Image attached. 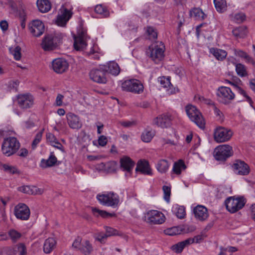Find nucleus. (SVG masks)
Returning a JSON list of instances; mask_svg holds the SVG:
<instances>
[{"label":"nucleus","instance_id":"46","mask_svg":"<svg viewBox=\"0 0 255 255\" xmlns=\"http://www.w3.org/2000/svg\"><path fill=\"white\" fill-rule=\"evenodd\" d=\"M8 234L14 242H16L21 237V234L14 229H10L8 231Z\"/></svg>","mask_w":255,"mask_h":255},{"label":"nucleus","instance_id":"16","mask_svg":"<svg viewBox=\"0 0 255 255\" xmlns=\"http://www.w3.org/2000/svg\"><path fill=\"white\" fill-rule=\"evenodd\" d=\"M87 33L83 30L79 31L77 36H74V47L76 50H83L87 45Z\"/></svg>","mask_w":255,"mask_h":255},{"label":"nucleus","instance_id":"22","mask_svg":"<svg viewBox=\"0 0 255 255\" xmlns=\"http://www.w3.org/2000/svg\"><path fill=\"white\" fill-rule=\"evenodd\" d=\"M233 167L235 171L238 174L246 175L249 173V166L245 162L237 160L234 164Z\"/></svg>","mask_w":255,"mask_h":255},{"label":"nucleus","instance_id":"37","mask_svg":"<svg viewBox=\"0 0 255 255\" xmlns=\"http://www.w3.org/2000/svg\"><path fill=\"white\" fill-rule=\"evenodd\" d=\"M92 212L94 215L96 216H100L103 218H108L109 217H115L116 216V214L115 213H110L106 211L100 210L96 208H92Z\"/></svg>","mask_w":255,"mask_h":255},{"label":"nucleus","instance_id":"20","mask_svg":"<svg viewBox=\"0 0 255 255\" xmlns=\"http://www.w3.org/2000/svg\"><path fill=\"white\" fill-rule=\"evenodd\" d=\"M171 116L167 114H162L158 116L154 119L153 123L159 127L167 128L171 125Z\"/></svg>","mask_w":255,"mask_h":255},{"label":"nucleus","instance_id":"59","mask_svg":"<svg viewBox=\"0 0 255 255\" xmlns=\"http://www.w3.org/2000/svg\"><path fill=\"white\" fill-rule=\"evenodd\" d=\"M63 99L64 96L60 94H58L56 98L55 105L57 106H61L63 104Z\"/></svg>","mask_w":255,"mask_h":255},{"label":"nucleus","instance_id":"36","mask_svg":"<svg viewBox=\"0 0 255 255\" xmlns=\"http://www.w3.org/2000/svg\"><path fill=\"white\" fill-rule=\"evenodd\" d=\"M169 164L168 161L165 159L159 160L156 165V168L161 173H165L168 169Z\"/></svg>","mask_w":255,"mask_h":255},{"label":"nucleus","instance_id":"64","mask_svg":"<svg viewBox=\"0 0 255 255\" xmlns=\"http://www.w3.org/2000/svg\"><path fill=\"white\" fill-rule=\"evenodd\" d=\"M0 26L2 30L5 31L7 30L8 28V23L7 21L5 20L1 21L0 22Z\"/></svg>","mask_w":255,"mask_h":255},{"label":"nucleus","instance_id":"24","mask_svg":"<svg viewBox=\"0 0 255 255\" xmlns=\"http://www.w3.org/2000/svg\"><path fill=\"white\" fill-rule=\"evenodd\" d=\"M158 82L162 87L167 89V91H168V93L170 94L175 93L178 91V89H175V88L173 89H171V87L173 86L170 82V78L169 77H160L158 78Z\"/></svg>","mask_w":255,"mask_h":255},{"label":"nucleus","instance_id":"10","mask_svg":"<svg viewBox=\"0 0 255 255\" xmlns=\"http://www.w3.org/2000/svg\"><path fill=\"white\" fill-rule=\"evenodd\" d=\"M144 220L150 224H161L165 221V216L158 211L151 210L145 215Z\"/></svg>","mask_w":255,"mask_h":255},{"label":"nucleus","instance_id":"39","mask_svg":"<svg viewBox=\"0 0 255 255\" xmlns=\"http://www.w3.org/2000/svg\"><path fill=\"white\" fill-rule=\"evenodd\" d=\"M214 3L218 11L223 12L226 10L227 3L225 0H214Z\"/></svg>","mask_w":255,"mask_h":255},{"label":"nucleus","instance_id":"56","mask_svg":"<svg viewBox=\"0 0 255 255\" xmlns=\"http://www.w3.org/2000/svg\"><path fill=\"white\" fill-rule=\"evenodd\" d=\"M82 239L80 237H77L74 241L72 247L73 248L80 250L82 246Z\"/></svg>","mask_w":255,"mask_h":255},{"label":"nucleus","instance_id":"14","mask_svg":"<svg viewBox=\"0 0 255 255\" xmlns=\"http://www.w3.org/2000/svg\"><path fill=\"white\" fill-rule=\"evenodd\" d=\"M52 68L56 73L62 74L68 69L69 63L65 59L56 58L52 61Z\"/></svg>","mask_w":255,"mask_h":255},{"label":"nucleus","instance_id":"30","mask_svg":"<svg viewBox=\"0 0 255 255\" xmlns=\"http://www.w3.org/2000/svg\"><path fill=\"white\" fill-rule=\"evenodd\" d=\"M37 5L39 10L42 13L48 12L51 8L49 0H37Z\"/></svg>","mask_w":255,"mask_h":255},{"label":"nucleus","instance_id":"32","mask_svg":"<svg viewBox=\"0 0 255 255\" xmlns=\"http://www.w3.org/2000/svg\"><path fill=\"white\" fill-rule=\"evenodd\" d=\"M56 241L52 238H49L45 241L43 245V251L46 254L50 253L56 245Z\"/></svg>","mask_w":255,"mask_h":255},{"label":"nucleus","instance_id":"62","mask_svg":"<svg viewBox=\"0 0 255 255\" xmlns=\"http://www.w3.org/2000/svg\"><path fill=\"white\" fill-rule=\"evenodd\" d=\"M28 153V151L27 149L26 148H21L18 153V155L20 157H25L27 156Z\"/></svg>","mask_w":255,"mask_h":255},{"label":"nucleus","instance_id":"50","mask_svg":"<svg viewBox=\"0 0 255 255\" xmlns=\"http://www.w3.org/2000/svg\"><path fill=\"white\" fill-rule=\"evenodd\" d=\"M162 189L164 194V199L167 202H169L170 200V196L171 194V189L169 187L167 186H163L162 187Z\"/></svg>","mask_w":255,"mask_h":255},{"label":"nucleus","instance_id":"29","mask_svg":"<svg viewBox=\"0 0 255 255\" xmlns=\"http://www.w3.org/2000/svg\"><path fill=\"white\" fill-rule=\"evenodd\" d=\"M57 161V158L54 155L53 152L50 153L49 158L47 159H42L41 161V167L42 168H47L54 166Z\"/></svg>","mask_w":255,"mask_h":255},{"label":"nucleus","instance_id":"18","mask_svg":"<svg viewBox=\"0 0 255 255\" xmlns=\"http://www.w3.org/2000/svg\"><path fill=\"white\" fill-rule=\"evenodd\" d=\"M29 29L34 36L39 37L44 33L45 27L41 21L34 20L29 24Z\"/></svg>","mask_w":255,"mask_h":255},{"label":"nucleus","instance_id":"4","mask_svg":"<svg viewBox=\"0 0 255 255\" xmlns=\"http://www.w3.org/2000/svg\"><path fill=\"white\" fill-rule=\"evenodd\" d=\"M186 112L189 119L195 123L201 129H204L205 122L201 112L197 108L192 105L186 107Z\"/></svg>","mask_w":255,"mask_h":255},{"label":"nucleus","instance_id":"53","mask_svg":"<svg viewBox=\"0 0 255 255\" xmlns=\"http://www.w3.org/2000/svg\"><path fill=\"white\" fill-rule=\"evenodd\" d=\"M107 235L104 233H99L96 235V240L103 243L105 242V240L107 238Z\"/></svg>","mask_w":255,"mask_h":255},{"label":"nucleus","instance_id":"51","mask_svg":"<svg viewBox=\"0 0 255 255\" xmlns=\"http://www.w3.org/2000/svg\"><path fill=\"white\" fill-rule=\"evenodd\" d=\"M237 91L240 94L242 95L243 96H244L246 98L247 101L249 103L250 105L252 107H253V102L252 99L251 98V97H250L248 95H247L246 92L243 89H242L240 87L239 88H238Z\"/></svg>","mask_w":255,"mask_h":255},{"label":"nucleus","instance_id":"31","mask_svg":"<svg viewBox=\"0 0 255 255\" xmlns=\"http://www.w3.org/2000/svg\"><path fill=\"white\" fill-rule=\"evenodd\" d=\"M210 52L218 60H223L227 55V52L225 50L217 48H210Z\"/></svg>","mask_w":255,"mask_h":255},{"label":"nucleus","instance_id":"23","mask_svg":"<svg viewBox=\"0 0 255 255\" xmlns=\"http://www.w3.org/2000/svg\"><path fill=\"white\" fill-rule=\"evenodd\" d=\"M18 191L24 193L34 195H40L44 192V190L42 188H39L34 186L28 185L19 187Z\"/></svg>","mask_w":255,"mask_h":255},{"label":"nucleus","instance_id":"55","mask_svg":"<svg viewBox=\"0 0 255 255\" xmlns=\"http://www.w3.org/2000/svg\"><path fill=\"white\" fill-rule=\"evenodd\" d=\"M246 16L243 13H237L235 15L234 19L237 23H241L245 19Z\"/></svg>","mask_w":255,"mask_h":255},{"label":"nucleus","instance_id":"19","mask_svg":"<svg viewBox=\"0 0 255 255\" xmlns=\"http://www.w3.org/2000/svg\"><path fill=\"white\" fill-rule=\"evenodd\" d=\"M67 123L69 127L73 129H79L82 127L80 118L76 115L69 113L66 115Z\"/></svg>","mask_w":255,"mask_h":255},{"label":"nucleus","instance_id":"6","mask_svg":"<svg viewBox=\"0 0 255 255\" xmlns=\"http://www.w3.org/2000/svg\"><path fill=\"white\" fill-rule=\"evenodd\" d=\"M217 94L219 101L225 105L231 103L235 98V95L231 89L225 86L219 87Z\"/></svg>","mask_w":255,"mask_h":255},{"label":"nucleus","instance_id":"26","mask_svg":"<svg viewBox=\"0 0 255 255\" xmlns=\"http://www.w3.org/2000/svg\"><path fill=\"white\" fill-rule=\"evenodd\" d=\"M135 170L140 172L143 174L150 175L151 174L148 162L146 160L139 161L137 162Z\"/></svg>","mask_w":255,"mask_h":255},{"label":"nucleus","instance_id":"17","mask_svg":"<svg viewBox=\"0 0 255 255\" xmlns=\"http://www.w3.org/2000/svg\"><path fill=\"white\" fill-rule=\"evenodd\" d=\"M72 14L71 10H68L63 6L59 9L57 16L56 23L58 25L64 26L69 20Z\"/></svg>","mask_w":255,"mask_h":255},{"label":"nucleus","instance_id":"40","mask_svg":"<svg viewBox=\"0 0 255 255\" xmlns=\"http://www.w3.org/2000/svg\"><path fill=\"white\" fill-rule=\"evenodd\" d=\"M236 71L237 74L241 77H244L248 75V72L246 66L241 63L236 64Z\"/></svg>","mask_w":255,"mask_h":255},{"label":"nucleus","instance_id":"13","mask_svg":"<svg viewBox=\"0 0 255 255\" xmlns=\"http://www.w3.org/2000/svg\"><path fill=\"white\" fill-rule=\"evenodd\" d=\"M18 106L22 109L30 108L34 104V98L29 93L21 94L16 96Z\"/></svg>","mask_w":255,"mask_h":255},{"label":"nucleus","instance_id":"57","mask_svg":"<svg viewBox=\"0 0 255 255\" xmlns=\"http://www.w3.org/2000/svg\"><path fill=\"white\" fill-rule=\"evenodd\" d=\"M46 138L48 142H49L51 145L57 140L55 135L51 133H48L46 134Z\"/></svg>","mask_w":255,"mask_h":255},{"label":"nucleus","instance_id":"52","mask_svg":"<svg viewBox=\"0 0 255 255\" xmlns=\"http://www.w3.org/2000/svg\"><path fill=\"white\" fill-rule=\"evenodd\" d=\"M19 255H25L26 254V249L25 245L23 244H19L17 245V250Z\"/></svg>","mask_w":255,"mask_h":255},{"label":"nucleus","instance_id":"63","mask_svg":"<svg viewBox=\"0 0 255 255\" xmlns=\"http://www.w3.org/2000/svg\"><path fill=\"white\" fill-rule=\"evenodd\" d=\"M52 146L56 147L57 149L61 150L63 152L64 151L63 145L61 144V143H60L58 141V139L54 142V143Z\"/></svg>","mask_w":255,"mask_h":255},{"label":"nucleus","instance_id":"5","mask_svg":"<svg viewBox=\"0 0 255 255\" xmlns=\"http://www.w3.org/2000/svg\"><path fill=\"white\" fill-rule=\"evenodd\" d=\"M124 91L134 94H140L143 91V86L141 81L135 79H131L125 81L122 84Z\"/></svg>","mask_w":255,"mask_h":255},{"label":"nucleus","instance_id":"58","mask_svg":"<svg viewBox=\"0 0 255 255\" xmlns=\"http://www.w3.org/2000/svg\"><path fill=\"white\" fill-rule=\"evenodd\" d=\"M87 54L94 59L98 60L100 58L99 54L96 52L93 48H91L89 52H87Z\"/></svg>","mask_w":255,"mask_h":255},{"label":"nucleus","instance_id":"60","mask_svg":"<svg viewBox=\"0 0 255 255\" xmlns=\"http://www.w3.org/2000/svg\"><path fill=\"white\" fill-rule=\"evenodd\" d=\"M108 142V139L106 136L101 135L99 137L98 143L100 146H104L106 145Z\"/></svg>","mask_w":255,"mask_h":255},{"label":"nucleus","instance_id":"9","mask_svg":"<svg viewBox=\"0 0 255 255\" xmlns=\"http://www.w3.org/2000/svg\"><path fill=\"white\" fill-rule=\"evenodd\" d=\"M90 79L99 84H105L107 82L105 69L102 66L98 68L92 69L89 73Z\"/></svg>","mask_w":255,"mask_h":255},{"label":"nucleus","instance_id":"27","mask_svg":"<svg viewBox=\"0 0 255 255\" xmlns=\"http://www.w3.org/2000/svg\"><path fill=\"white\" fill-rule=\"evenodd\" d=\"M194 243V240L187 239L172 246L171 249L176 253H181L185 247Z\"/></svg>","mask_w":255,"mask_h":255},{"label":"nucleus","instance_id":"3","mask_svg":"<svg viewBox=\"0 0 255 255\" xmlns=\"http://www.w3.org/2000/svg\"><path fill=\"white\" fill-rule=\"evenodd\" d=\"M20 147V143L16 138L9 137L5 138L1 145L2 153L6 156H10L16 152Z\"/></svg>","mask_w":255,"mask_h":255},{"label":"nucleus","instance_id":"34","mask_svg":"<svg viewBox=\"0 0 255 255\" xmlns=\"http://www.w3.org/2000/svg\"><path fill=\"white\" fill-rule=\"evenodd\" d=\"M172 211L179 219H183L186 215L185 209L183 206L175 205L172 207Z\"/></svg>","mask_w":255,"mask_h":255},{"label":"nucleus","instance_id":"7","mask_svg":"<svg viewBox=\"0 0 255 255\" xmlns=\"http://www.w3.org/2000/svg\"><path fill=\"white\" fill-rule=\"evenodd\" d=\"M214 156L217 160H225L233 154L232 147L229 144H222L214 150Z\"/></svg>","mask_w":255,"mask_h":255},{"label":"nucleus","instance_id":"43","mask_svg":"<svg viewBox=\"0 0 255 255\" xmlns=\"http://www.w3.org/2000/svg\"><path fill=\"white\" fill-rule=\"evenodd\" d=\"M186 167L184 162L180 160L177 162H175L173 165L172 170L173 171L177 174H180L182 169H185Z\"/></svg>","mask_w":255,"mask_h":255},{"label":"nucleus","instance_id":"45","mask_svg":"<svg viewBox=\"0 0 255 255\" xmlns=\"http://www.w3.org/2000/svg\"><path fill=\"white\" fill-rule=\"evenodd\" d=\"M2 167L4 171L8 173L12 174L19 173V171L15 166L4 164L2 165Z\"/></svg>","mask_w":255,"mask_h":255},{"label":"nucleus","instance_id":"35","mask_svg":"<svg viewBox=\"0 0 255 255\" xmlns=\"http://www.w3.org/2000/svg\"><path fill=\"white\" fill-rule=\"evenodd\" d=\"M93 247L92 244L88 240H84L82 243L80 251L85 255H89L93 251Z\"/></svg>","mask_w":255,"mask_h":255},{"label":"nucleus","instance_id":"54","mask_svg":"<svg viewBox=\"0 0 255 255\" xmlns=\"http://www.w3.org/2000/svg\"><path fill=\"white\" fill-rule=\"evenodd\" d=\"M41 138H42V133L41 132H38L36 134L35 138H34V139L32 142V146L33 148H34L36 146V145L40 141Z\"/></svg>","mask_w":255,"mask_h":255},{"label":"nucleus","instance_id":"42","mask_svg":"<svg viewBox=\"0 0 255 255\" xmlns=\"http://www.w3.org/2000/svg\"><path fill=\"white\" fill-rule=\"evenodd\" d=\"M235 54L236 56L244 58L247 62L252 63L253 64L255 63L252 58L250 57L246 52L242 50H235Z\"/></svg>","mask_w":255,"mask_h":255},{"label":"nucleus","instance_id":"2","mask_svg":"<svg viewBox=\"0 0 255 255\" xmlns=\"http://www.w3.org/2000/svg\"><path fill=\"white\" fill-rule=\"evenodd\" d=\"M100 204L103 205L115 207L120 202L119 196L114 192H105L99 194L96 197Z\"/></svg>","mask_w":255,"mask_h":255},{"label":"nucleus","instance_id":"49","mask_svg":"<svg viewBox=\"0 0 255 255\" xmlns=\"http://www.w3.org/2000/svg\"><path fill=\"white\" fill-rule=\"evenodd\" d=\"M95 11L97 13L102 15L107 16L108 15L106 9L102 4L97 5L95 8Z\"/></svg>","mask_w":255,"mask_h":255},{"label":"nucleus","instance_id":"21","mask_svg":"<svg viewBox=\"0 0 255 255\" xmlns=\"http://www.w3.org/2000/svg\"><path fill=\"white\" fill-rule=\"evenodd\" d=\"M195 218L199 221H204L207 219L209 216L208 209L204 206L197 205L193 209Z\"/></svg>","mask_w":255,"mask_h":255},{"label":"nucleus","instance_id":"38","mask_svg":"<svg viewBox=\"0 0 255 255\" xmlns=\"http://www.w3.org/2000/svg\"><path fill=\"white\" fill-rule=\"evenodd\" d=\"M190 16L195 18L203 19L205 14L200 8H194L190 11Z\"/></svg>","mask_w":255,"mask_h":255},{"label":"nucleus","instance_id":"15","mask_svg":"<svg viewBox=\"0 0 255 255\" xmlns=\"http://www.w3.org/2000/svg\"><path fill=\"white\" fill-rule=\"evenodd\" d=\"M30 214V212L28 207L24 204H18L14 208V215L18 219L27 220Z\"/></svg>","mask_w":255,"mask_h":255},{"label":"nucleus","instance_id":"25","mask_svg":"<svg viewBox=\"0 0 255 255\" xmlns=\"http://www.w3.org/2000/svg\"><path fill=\"white\" fill-rule=\"evenodd\" d=\"M104 69H105L106 73H109L111 74L117 76L120 72V68L116 62L111 61L107 63V65H102Z\"/></svg>","mask_w":255,"mask_h":255},{"label":"nucleus","instance_id":"8","mask_svg":"<svg viewBox=\"0 0 255 255\" xmlns=\"http://www.w3.org/2000/svg\"><path fill=\"white\" fill-rule=\"evenodd\" d=\"M233 135L230 129L223 127H217L214 131V139L217 142H224L229 140Z\"/></svg>","mask_w":255,"mask_h":255},{"label":"nucleus","instance_id":"44","mask_svg":"<svg viewBox=\"0 0 255 255\" xmlns=\"http://www.w3.org/2000/svg\"><path fill=\"white\" fill-rule=\"evenodd\" d=\"M181 232V228L179 227H173L164 230L165 234L169 236L179 235L180 234Z\"/></svg>","mask_w":255,"mask_h":255},{"label":"nucleus","instance_id":"61","mask_svg":"<svg viewBox=\"0 0 255 255\" xmlns=\"http://www.w3.org/2000/svg\"><path fill=\"white\" fill-rule=\"evenodd\" d=\"M106 233H105L108 237H110L113 235H115L117 234V231L112 228L107 227Z\"/></svg>","mask_w":255,"mask_h":255},{"label":"nucleus","instance_id":"33","mask_svg":"<svg viewBox=\"0 0 255 255\" xmlns=\"http://www.w3.org/2000/svg\"><path fill=\"white\" fill-rule=\"evenodd\" d=\"M232 33L237 38H243L247 35L248 30L246 26H241L234 29Z\"/></svg>","mask_w":255,"mask_h":255},{"label":"nucleus","instance_id":"47","mask_svg":"<svg viewBox=\"0 0 255 255\" xmlns=\"http://www.w3.org/2000/svg\"><path fill=\"white\" fill-rule=\"evenodd\" d=\"M146 32L151 40H155L157 37V33L156 30L151 26L147 27Z\"/></svg>","mask_w":255,"mask_h":255},{"label":"nucleus","instance_id":"12","mask_svg":"<svg viewBox=\"0 0 255 255\" xmlns=\"http://www.w3.org/2000/svg\"><path fill=\"white\" fill-rule=\"evenodd\" d=\"M61 39L56 36L46 35L43 38L41 46L45 51H50L55 49L60 42Z\"/></svg>","mask_w":255,"mask_h":255},{"label":"nucleus","instance_id":"1","mask_svg":"<svg viewBox=\"0 0 255 255\" xmlns=\"http://www.w3.org/2000/svg\"><path fill=\"white\" fill-rule=\"evenodd\" d=\"M165 46L161 42H155L150 45L146 50L147 56L155 64L159 63L164 57Z\"/></svg>","mask_w":255,"mask_h":255},{"label":"nucleus","instance_id":"41","mask_svg":"<svg viewBox=\"0 0 255 255\" xmlns=\"http://www.w3.org/2000/svg\"><path fill=\"white\" fill-rule=\"evenodd\" d=\"M154 136V132L152 130L145 129L141 134V139L145 142H150Z\"/></svg>","mask_w":255,"mask_h":255},{"label":"nucleus","instance_id":"48","mask_svg":"<svg viewBox=\"0 0 255 255\" xmlns=\"http://www.w3.org/2000/svg\"><path fill=\"white\" fill-rule=\"evenodd\" d=\"M12 55L13 56L14 58L16 60H20L21 58V48L17 46L15 47L13 49H10Z\"/></svg>","mask_w":255,"mask_h":255},{"label":"nucleus","instance_id":"28","mask_svg":"<svg viewBox=\"0 0 255 255\" xmlns=\"http://www.w3.org/2000/svg\"><path fill=\"white\" fill-rule=\"evenodd\" d=\"M121 167L124 170L130 172L134 166V162L128 157H124L120 160Z\"/></svg>","mask_w":255,"mask_h":255},{"label":"nucleus","instance_id":"11","mask_svg":"<svg viewBox=\"0 0 255 255\" xmlns=\"http://www.w3.org/2000/svg\"><path fill=\"white\" fill-rule=\"evenodd\" d=\"M245 202L243 198H234L230 197L225 201V204L228 211L231 213H235L242 209L245 205Z\"/></svg>","mask_w":255,"mask_h":255}]
</instances>
